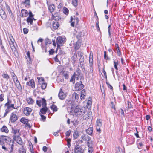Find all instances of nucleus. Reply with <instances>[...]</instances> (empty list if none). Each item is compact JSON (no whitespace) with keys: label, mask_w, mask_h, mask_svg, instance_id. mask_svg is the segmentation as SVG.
<instances>
[{"label":"nucleus","mask_w":153,"mask_h":153,"mask_svg":"<svg viewBox=\"0 0 153 153\" xmlns=\"http://www.w3.org/2000/svg\"><path fill=\"white\" fill-rule=\"evenodd\" d=\"M85 110L81 108L78 106H76L75 108L74 112L75 115L78 117H82L85 113Z\"/></svg>","instance_id":"f257e3e1"},{"label":"nucleus","mask_w":153,"mask_h":153,"mask_svg":"<svg viewBox=\"0 0 153 153\" xmlns=\"http://www.w3.org/2000/svg\"><path fill=\"white\" fill-rule=\"evenodd\" d=\"M66 38L64 36H58L56 39V42L58 47H59L64 43L65 42Z\"/></svg>","instance_id":"f03ea898"},{"label":"nucleus","mask_w":153,"mask_h":153,"mask_svg":"<svg viewBox=\"0 0 153 153\" xmlns=\"http://www.w3.org/2000/svg\"><path fill=\"white\" fill-rule=\"evenodd\" d=\"M84 146L76 144L74 148V152L75 153H84Z\"/></svg>","instance_id":"7ed1b4c3"},{"label":"nucleus","mask_w":153,"mask_h":153,"mask_svg":"<svg viewBox=\"0 0 153 153\" xmlns=\"http://www.w3.org/2000/svg\"><path fill=\"white\" fill-rule=\"evenodd\" d=\"M79 19L78 17L75 16L71 17V25L72 27H74L75 25H77L79 22Z\"/></svg>","instance_id":"20e7f679"},{"label":"nucleus","mask_w":153,"mask_h":153,"mask_svg":"<svg viewBox=\"0 0 153 153\" xmlns=\"http://www.w3.org/2000/svg\"><path fill=\"white\" fill-rule=\"evenodd\" d=\"M36 103L40 107L41 106V104L42 106H46V100L44 98H42L39 100H37Z\"/></svg>","instance_id":"39448f33"},{"label":"nucleus","mask_w":153,"mask_h":153,"mask_svg":"<svg viewBox=\"0 0 153 153\" xmlns=\"http://www.w3.org/2000/svg\"><path fill=\"white\" fill-rule=\"evenodd\" d=\"M84 87V85L81 81L77 82L75 85V88L77 91L80 90Z\"/></svg>","instance_id":"423d86ee"},{"label":"nucleus","mask_w":153,"mask_h":153,"mask_svg":"<svg viewBox=\"0 0 153 153\" xmlns=\"http://www.w3.org/2000/svg\"><path fill=\"white\" fill-rule=\"evenodd\" d=\"M12 133L13 134V138L19 136L20 135L19 129L12 128Z\"/></svg>","instance_id":"0eeeda50"},{"label":"nucleus","mask_w":153,"mask_h":153,"mask_svg":"<svg viewBox=\"0 0 153 153\" xmlns=\"http://www.w3.org/2000/svg\"><path fill=\"white\" fill-rule=\"evenodd\" d=\"M66 94L63 92L61 89H60V91L58 94V96L59 98L61 100H63L66 97Z\"/></svg>","instance_id":"6e6552de"},{"label":"nucleus","mask_w":153,"mask_h":153,"mask_svg":"<svg viewBox=\"0 0 153 153\" xmlns=\"http://www.w3.org/2000/svg\"><path fill=\"white\" fill-rule=\"evenodd\" d=\"M32 109L28 107H25L24 108L23 112L26 116L29 115L32 112Z\"/></svg>","instance_id":"1a4fd4ad"},{"label":"nucleus","mask_w":153,"mask_h":153,"mask_svg":"<svg viewBox=\"0 0 153 153\" xmlns=\"http://www.w3.org/2000/svg\"><path fill=\"white\" fill-rule=\"evenodd\" d=\"M18 119V117L16 115L14 114L13 113L11 114L10 118V120L11 122H15Z\"/></svg>","instance_id":"9d476101"},{"label":"nucleus","mask_w":153,"mask_h":153,"mask_svg":"<svg viewBox=\"0 0 153 153\" xmlns=\"http://www.w3.org/2000/svg\"><path fill=\"white\" fill-rule=\"evenodd\" d=\"M73 75L77 80H78L81 76V71L80 70H77L76 72L74 73Z\"/></svg>","instance_id":"9b49d317"},{"label":"nucleus","mask_w":153,"mask_h":153,"mask_svg":"<svg viewBox=\"0 0 153 153\" xmlns=\"http://www.w3.org/2000/svg\"><path fill=\"white\" fill-rule=\"evenodd\" d=\"M10 42H9V44L10 45V48L13 51H15L16 48L14 46V39L13 38L12 39L10 38Z\"/></svg>","instance_id":"f8f14e48"},{"label":"nucleus","mask_w":153,"mask_h":153,"mask_svg":"<svg viewBox=\"0 0 153 153\" xmlns=\"http://www.w3.org/2000/svg\"><path fill=\"white\" fill-rule=\"evenodd\" d=\"M0 15L3 19H6L7 16L5 13L2 9H0Z\"/></svg>","instance_id":"ddd939ff"},{"label":"nucleus","mask_w":153,"mask_h":153,"mask_svg":"<svg viewBox=\"0 0 153 153\" xmlns=\"http://www.w3.org/2000/svg\"><path fill=\"white\" fill-rule=\"evenodd\" d=\"M13 139L16 141L18 144L21 145L23 144V142L20 137V136Z\"/></svg>","instance_id":"4468645a"},{"label":"nucleus","mask_w":153,"mask_h":153,"mask_svg":"<svg viewBox=\"0 0 153 153\" xmlns=\"http://www.w3.org/2000/svg\"><path fill=\"white\" fill-rule=\"evenodd\" d=\"M27 85L28 86H31L32 88H34L35 87V83L33 79H31L30 81L27 83Z\"/></svg>","instance_id":"2eb2a0df"},{"label":"nucleus","mask_w":153,"mask_h":153,"mask_svg":"<svg viewBox=\"0 0 153 153\" xmlns=\"http://www.w3.org/2000/svg\"><path fill=\"white\" fill-rule=\"evenodd\" d=\"M52 17L53 19L56 22L59 20L60 19V18L59 16L58 13H56L54 14H52Z\"/></svg>","instance_id":"dca6fc26"},{"label":"nucleus","mask_w":153,"mask_h":153,"mask_svg":"<svg viewBox=\"0 0 153 153\" xmlns=\"http://www.w3.org/2000/svg\"><path fill=\"white\" fill-rule=\"evenodd\" d=\"M8 139H9V138L6 137L4 136L1 135L0 136V144L2 145L4 144V142L2 141V140H4L5 141L7 140Z\"/></svg>","instance_id":"f3484780"},{"label":"nucleus","mask_w":153,"mask_h":153,"mask_svg":"<svg viewBox=\"0 0 153 153\" xmlns=\"http://www.w3.org/2000/svg\"><path fill=\"white\" fill-rule=\"evenodd\" d=\"M43 108H42L40 110V114H45L48 110L47 108L45 106H42Z\"/></svg>","instance_id":"a211bd4d"},{"label":"nucleus","mask_w":153,"mask_h":153,"mask_svg":"<svg viewBox=\"0 0 153 153\" xmlns=\"http://www.w3.org/2000/svg\"><path fill=\"white\" fill-rule=\"evenodd\" d=\"M53 28V29L55 30L57 29L59 26L58 22H57L53 21L52 23Z\"/></svg>","instance_id":"6ab92c4d"},{"label":"nucleus","mask_w":153,"mask_h":153,"mask_svg":"<svg viewBox=\"0 0 153 153\" xmlns=\"http://www.w3.org/2000/svg\"><path fill=\"white\" fill-rule=\"evenodd\" d=\"M14 82L17 89L19 91H21L22 90V86L19 81L18 80L14 81Z\"/></svg>","instance_id":"aec40b11"},{"label":"nucleus","mask_w":153,"mask_h":153,"mask_svg":"<svg viewBox=\"0 0 153 153\" xmlns=\"http://www.w3.org/2000/svg\"><path fill=\"white\" fill-rule=\"evenodd\" d=\"M82 139L84 141H88L90 140L91 137L85 134L82 136Z\"/></svg>","instance_id":"412c9836"},{"label":"nucleus","mask_w":153,"mask_h":153,"mask_svg":"<svg viewBox=\"0 0 153 153\" xmlns=\"http://www.w3.org/2000/svg\"><path fill=\"white\" fill-rule=\"evenodd\" d=\"M76 33H74V34H76V37L78 39V41L80 42L82 37V32L79 31L77 33V32H76Z\"/></svg>","instance_id":"4be33fe9"},{"label":"nucleus","mask_w":153,"mask_h":153,"mask_svg":"<svg viewBox=\"0 0 153 153\" xmlns=\"http://www.w3.org/2000/svg\"><path fill=\"white\" fill-rule=\"evenodd\" d=\"M0 130L1 132L6 133H8L9 132L7 128L5 126H3L1 128Z\"/></svg>","instance_id":"5701e85b"},{"label":"nucleus","mask_w":153,"mask_h":153,"mask_svg":"<svg viewBox=\"0 0 153 153\" xmlns=\"http://www.w3.org/2000/svg\"><path fill=\"white\" fill-rule=\"evenodd\" d=\"M85 91L84 89L82 90L81 91L80 96V98L82 100H84L85 99Z\"/></svg>","instance_id":"b1692460"},{"label":"nucleus","mask_w":153,"mask_h":153,"mask_svg":"<svg viewBox=\"0 0 153 153\" xmlns=\"http://www.w3.org/2000/svg\"><path fill=\"white\" fill-rule=\"evenodd\" d=\"M102 120L100 119H98L96 121V127H101L102 125Z\"/></svg>","instance_id":"393cba45"},{"label":"nucleus","mask_w":153,"mask_h":153,"mask_svg":"<svg viewBox=\"0 0 153 153\" xmlns=\"http://www.w3.org/2000/svg\"><path fill=\"white\" fill-rule=\"evenodd\" d=\"M33 20H35L36 19L34 18L28 17L27 19V21L28 23H29L30 24H32Z\"/></svg>","instance_id":"a878e982"},{"label":"nucleus","mask_w":153,"mask_h":153,"mask_svg":"<svg viewBox=\"0 0 153 153\" xmlns=\"http://www.w3.org/2000/svg\"><path fill=\"white\" fill-rule=\"evenodd\" d=\"M27 101L29 104H33L34 102V100L31 97L27 98Z\"/></svg>","instance_id":"bb28decb"},{"label":"nucleus","mask_w":153,"mask_h":153,"mask_svg":"<svg viewBox=\"0 0 153 153\" xmlns=\"http://www.w3.org/2000/svg\"><path fill=\"white\" fill-rule=\"evenodd\" d=\"M21 13L23 16H27L28 15L27 11L25 9H22L21 10Z\"/></svg>","instance_id":"cd10ccee"},{"label":"nucleus","mask_w":153,"mask_h":153,"mask_svg":"<svg viewBox=\"0 0 153 153\" xmlns=\"http://www.w3.org/2000/svg\"><path fill=\"white\" fill-rule=\"evenodd\" d=\"M86 131L88 134L91 135L92 134L93 132V128L91 127L89 128L86 130Z\"/></svg>","instance_id":"c85d7f7f"},{"label":"nucleus","mask_w":153,"mask_h":153,"mask_svg":"<svg viewBox=\"0 0 153 153\" xmlns=\"http://www.w3.org/2000/svg\"><path fill=\"white\" fill-rule=\"evenodd\" d=\"M79 97V95L76 93H74L72 95V98L73 99H78Z\"/></svg>","instance_id":"c756f323"},{"label":"nucleus","mask_w":153,"mask_h":153,"mask_svg":"<svg viewBox=\"0 0 153 153\" xmlns=\"http://www.w3.org/2000/svg\"><path fill=\"white\" fill-rule=\"evenodd\" d=\"M20 121L24 124H27L28 122V120L25 118L22 117L20 119Z\"/></svg>","instance_id":"7c9ffc66"},{"label":"nucleus","mask_w":153,"mask_h":153,"mask_svg":"<svg viewBox=\"0 0 153 153\" xmlns=\"http://www.w3.org/2000/svg\"><path fill=\"white\" fill-rule=\"evenodd\" d=\"M55 8V6L53 4L50 5L48 8L49 10L51 12V13H52L54 11Z\"/></svg>","instance_id":"2f4dec72"},{"label":"nucleus","mask_w":153,"mask_h":153,"mask_svg":"<svg viewBox=\"0 0 153 153\" xmlns=\"http://www.w3.org/2000/svg\"><path fill=\"white\" fill-rule=\"evenodd\" d=\"M2 76L5 79L7 80H8L10 78V76L7 74L3 73Z\"/></svg>","instance_id":"473e14b6"},{"label":"nucleus","mask_w":153,"mask_h":153,"mask_svg":"<svg viewBox=\"0 0 153 153\" xmlns=\"http://www.w3.org/2000/svg\"><path fill=\"white\" fill-rule=\"evenodd\" d=\"M51 109L53 110V111H56L58 110L57 107L55 105H53L51 107Z\"/></svg>","instance_id":"72a5a7b5"},{"label":"nucleus","mask_w":153,"mask_h":153,"mask_svg":"<svg viewBox=\"0 0 153 153\" xmlns=\"http://www.w3.org/2000/svg\"><path fill=\"white\" fill-rule=\"evenodd\" d=\"M84 61V58L83 56H81L79 59V62L80 65L83 66V63Z\"/></svg>","instance_id":"f704fd0d"},{"label":"nucleus","mask_w":153,"mask_h":153,"mask_svg":"<svg viewBox=\"0 0 153 153\" xmlns=\"http://www.w3.org/2000/svg\"><path fill=\"white\" fill-rule=\"evenodd\" d=\"M97 21L96 23V27L97 28V31H100L99 25V19L98 17L97 16V19H96Z\"/></svg>","instance_id":"c9c22d12"},{"label":"nucleus","mask_w":153,"mask_h":153,"mask_svg":"<svg viewBox=\"0 0 153 153\" xmlns=\"http://www.w3.org/2000/svg\"><path fill=\"white\" fill-rule=\"evenodd\" d=\"M62 75L63 76L65 77L66 79H68L69 78V75L66 71H64L63 72Z\"/></svg>","instance_id":"e433bc0d"},{"label":"nucleus","mask_w":153,"mask_h":153,"mask_svg":"<svg viewBox=\"0 0 153 153\" xmlns=\"http://www.w3.org/2000/svg\"><path fill=\"white\" fill-rule=\"evenodd\" d=\"M65 103L69 106H70L71 105H72V101L71 100H66L65 101Z\"/></svg>","instance_id":"4c0bfd02"},{"label":"nucleus","mask_w":153,"mask_h":153,"mask_svg":"<svg viewBox=\"0 0 153 153\" xmlns=\"http://www.w3.org/2000/svg\"><path fill=\"white\" fill-rule=\"evenodd\" d=\"M127 105L126 106V108H127L129 109L132 108V105L131 104V102H130L128 101L127 102Z\"/></svg>","instance_id":"58836bf2"},{"label":"nucleus","mask_w":153,"mask_h":153,"mask_svg":"<svg viewBox=\"0 0 153 153\" xmlns=\"http://www.w3.org/2000/svg\"><path fill=\"white\" fill-rule=\"evenodd\" d=\"M79 136L78 133L77 131H75L74 132L73 134V137L74 138L76 139H77Z\"/></svg>","instance_id":"ea45409f"},{"label":"nucleus","mask_w":153,"mask_h":153,"mask_svg":"<svg viewBox=\"0 0 153 153\" xmlns=\"http://www.w3.org/2000/svg\"><path fill=\"white\" fill-rule=\"evenodd\" d=\"M11 110H10L8 108H7L5 110V112L4 113V115L3 116V117L4 118L7 116V114L10 112V111Z\"/></svg>","instance_id":"a19ab883"},{"label":"nucleus","mask_w":153,"mask_h":153,"mask_svg":"<svg viewBox=\"0 0 153 153\" xmlns=\"http://www.w3.org/2000/svg\"><path fill=\"white\" fill-rule=\"evenodd\" d=\"M6 8L7 9L10 15V16H12L13 14L12 13V11L9 6L7 5H6Z\"/></svg>","instance_id":"79ce46f5"},{"label":"nucleus","mask_w":153,"mask_h":153,"mask_svg":"<svg viewBox=\"0 0 153 153\" xmlns=\"http://www.w3.org/2000/svg\"><path fill=\"white\" fill-rule=\"evenodd\" d=\"M69 10L66 8L64 7L63 10V13L66 15H68V13Z\"/></svg>","instance_id":"37998d69"},{"label":"nucleus","mask_w":153,"mask_h":153,"mask_svg":"<svg viewBox=\"0 0 153 153\" xmlns=\"http://www.w3.org/2000/svg\"><path fill=\"white\" fill-rule=\"evenodd\" d=\"M114 67L116 70H117L118 68L117 67V66L118 65V61L116 62L114 60Z\"/></svg>","instance_id":"c03bdc74"},{"label":"nucleus","mask_w":153,"mask_h":153,"mask_svg":"<svg viewBox=\"0 0 153 153\" xmlns=\"http://www.w3.org/2000/svg\"><path fill=\"white\" fill-rule=\"evenodd\" d=\"M47 84L46 83H43L42 84L41 88L42 89H45L46 88Z\"/></svg>","instance_id":"a18cd8bd"},{"label":"nucleus","mask_w":153,"mask_h":153,"mask_svg":"<svg viewBox=\"0 0 153 153\" xmlns=\"http://www.w3.org/2000/svg\"><path fill=\"white\" fill-rule=\"evenodd\" d=\"M72 3L74 7H76L77 5V0H72Z\"/></svg>","instance_id":"49530a36"},{"label":"nucleus","mask_w":153,"mask_h":153,"mask_svg":"<svg viewBox=\"0 0 153 153\" xmlns=\"http://www.w3.org/2000/svg\"><path fill=\"white\" fill-rule=\"evenodd\" d=\"M88 153H92L93 151V149L92 147V146L88 147Z\"/></svg>","instance_id":"de8ad7c7"},{"label":"nucleus","mask_w":153,"mask_h":153,"mask_svg":"<svg viewBox=\"0 0 153 153\" xmlns=\"http://www.w3.org/2000/svg\"><path fill=\"white\" fill-rule=\"evenodd\" d=\"M23 4H26L27 5H30V0H25Z\"/></svg>","instance_id":"09e8293b"},{"label":"nucleus","mask_w":153,"mask_h":153,"mask_svg":"<svg viewBox=\"0 0 153 153\" xmlns=\"http://www.w3.org/2000/svg\"><path fill=\"white\" fill-rule=\"evenodd\" d=\"M51 41L48 39H45V44L47 45L48 44H51Z\"/></svg>","instance_id":"8fccbe9b"},{"label":"nucleus","mask_w":153,"mask_h":153,"mask_svg":"<svg viewBox=\"0 0 153 153\" xmlns=\"http://www.w3.org/2000/svg\"><path fill=\"white\" fill-rule=\"evenodd\" d=\"M104 53V58L105 59L107 60H109L110 59L107 56L106 51H105Z\"/></svg>","instance_id":"3c124183"},{"label":"nucleus","mask_w":153,"mask_h":153,"mask_svg":"<svg viewBox=\"0 0 153 153\" xmlns=\"http://www.w3.org/2000/svg\"><path fill=\"white\" fill-rule=\"evenodd\" d=\"M111 25H109L108 27V33L110 37L111 36V33L110 32V30L111 28Z\"/></svg>","instance_id":"603ef678"},{"label":"nucleus","mask_w":153,"mask_h":153,"mask_svg":"<svg viewBox=\"0 0 153 153\" xmlns=\"http://www.w3.org/2000/svg\"><path fill=\"white\" fill-rule=\"evenodd\" d=\"M123 153L122 149L120 148H118L117 149V153Z\"/></svg>","instance_id":"864d4df0"},{"label":"nucleus","mask_w":153,"mask_h":153,"mask_svg":"<svg viewBox=\"0 0 153 153\" xmlns=\"http://www.w3.org/2000/svg\"><path fill=\"white\" fill-rule=\"evenodd\" d=\"M92 104V102L91 101L88 100L87 102V105L88 107H91Z\"/></svg>","instance_id":"5fc2aeb1"},{"label":"nucleus","mask_w":153,"mask_h":153,"mask_svg":"<svg viewBox=\"0 0 153 153\" xmlns=\"http://www.w3.org/2000/svg\"><path fill=\"white\" fill-rule=\"evenodd\" d=\"M28 29L27 28H24L23 29L24 33V34H27L28 32Z\"/></svg>","instance_id":"6e6d98bb"},{"label":"nucleus","mask_w":153,"mask_h":153,"mask_svg":"<svg viewBox=\"0 0 153 153\" xmlns=\"http://www.w3.org/2000/svg\"><path fill=\"white\" fill-rule=\"evenodd\" d=\"M4 95L1 94L0 95V102H2L4 100Z\"/></svg>","instance_id":"4d7b16f0"},{"label":"nucleus","mask_w":153,"mask_h":153,"mask_svg":"<svg viewBox=\"0 0 153 153\" xmlns=\"http://www.w3.org/2000/svg\"><path fill=\"white\" fill-rule=\"evenodd\" d=\"M78 42H81L80 41V42H79L78 41V42H76V44L75 46V48L76 50L78 49L80 47V46L78 44Z\"/></svg>","instance_id":"13d9d810"},{"label":"nucleus","mask_w":153,"mask_h":153,"mask_svg":"<svg viewBox=\"0 0 153 153\" xmlns=\"http://www.w3.org/2000/svg\"><path fill=\"white\" fill-rule=\"evenodd\" d=\"M0 46L1 47V48L2 51H3V52L5 53H6V51L5 50V48H4V46H3L2 44H1V45H0Z\"/></svg>","instance_id":"bf43d9fd"},{"label":"nucleus","mask_w":153,"mask_h":153,"mask_svg":"<svg viewBox=\"0 0 153 153\" xmlns=\"http://www.w3.org/2000/svg\"><path fill=\"white\" fill-rule=\"evenodd\" d=\"M143 146V144L142 142H140L138 143V147L139 149H141L142 146Z\"/></svg>","instance_id":"052dcab7"},{"label":"nucleus","mask_w":153,"mask_h":153,"mask_svg":"<svg viewBox=\"0 0 153 153\" xmlns=\"http://www.w3.org/2000/svg\"><path fill=\"white\" fill-rule=\"evenodd\" d=\"M77 54L79 56L81 57V56H83V53L81 51H78L77 52Z\"/></svg>","instance_id":"680f3d73"},{"label":"nucleus","mask_w":153,"mask_h":153,"mask_svg":"<svg viewBox=\"0 0 153 153\" xmlns=\"http://www.w3.org/2000/svg\"><path fill=\"white\" fill-rule=\"evenodd\" d=\"M12 108L13 109H15V108L14 107V104H10L8 108L10 110H11L10 108Z\"/></svg>","instance_id":"e2e57ef3"},{"label":"nucleus","mask_w":153,"mask_h":153,"mask_svg":"<svg viewBox=\"0 0 153 153\" xmlns=\"http://www.w3.org/2000/svg\"><path fill=\"white\" fill-rule=\"evenodd\" d=\"M93 60V59H89V64H90L89 65L90 67H91L92 65Z\"/></svg>","instance_id":"0e129e2a"},{"label":"nucleus","mask_w":153,"mask_h":153,"mask_svg":"<svg viewBox=\"0 0 153 153\" xmlns=\"http://www.w3.org/2000/svg\"><path fill=\"white\" fill-rule=\"evenodd\" d=\"M49 54L50 55L53 54L54 52V51L53 49H51L49 51Z\"/></svg>","instance_id":"69168bd1"},{"label":"nucleus","mask_w":153,"mask_h":153,"mask_svg":"<svg viewBox=\"0 0 153 153\" xmlns=\"http://www.w3.org/2000/svg\"><path fill=\"white\" fill-rule=\"evenodd\" d=\"M19 153H26L25 150L23 148L19 149Z\"/></svg>","instance_id":"338daca9"},{"label":"nucleus","mask_w":153,"mask_h":153,"mask_svg":"<svg viewBox=\"0 0 153 153\" xmlns=\"http://www.w3.org/2000/svg\"><path fill=\"white\" fill-rule=\"evenodd\" d=\"M71 131L69 130L66 132L65 134L67 136L69 137L70 135Z\"/></svg>","instance_id":"774afa93"}]
</instances>
